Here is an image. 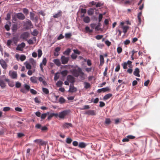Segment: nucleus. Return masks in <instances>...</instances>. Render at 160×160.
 I'll return each instance as SVG.
<instances>
[{"instance_id":"nucleus-1","label":"nucleus","mask_w":160,"mask_h":160,"mask_svg":"<svg viewBox=\"0 0 160 160\" xmlns=\"http://www.w3.org/2000/svg\"><path fill=\"white\" fill-rule=\"evenodd\" d=\"M82 69L80 67H78L77 68H74L71 70L70 72L75 77H78L80 75Z\"/></svg>"},{"instance_id":"nucleus-2","label":"nucleus","mask_w":160,"mask_h":160,"mask_svg":"<svg viewBox=\"0 0 160 160\" xmlns=\"http://www.w3.org/2000/svg\"><path fill=\"white\" fill-rule=\"evenodd\" d=\"M70 112V110H65L62 112H61L59 113V117L62 119H64L65 117Z\"/></svg>"},{"instance_id":"nucleus-3","label":"nucleus","mask_w":160,"mask_h":160,"mask_svg":"<svg viewBox=\"0 0 160 160\" xmlns=\"http://www.w3.org/2000/svg\"><path fill=\"white\" fill-rule=\"evenodd\" d=\"M47 62V60L46 58H43L42 62L40 64V67L41 70L43 72L44 71L43 66H45Z\"/></svg>"},{"instance_id":"nucleus-4","label":"nucleus","mask_w":160,"mask_h":160,"mask_svg":"<svg viewBox=\"0 0 160 160\" xmlns=\"http://www.w3.org/2000/svg\"><path fill=\"white\" fill-rule=\"evenodd\" d=\"M135 137L132 135H129L126 136V138L122 140V142H128L129 141L130 139H135Z\"/></svg>"},{"instance_id":"nucleus-5","label":"nucleus","mask_w":160,"mask_h":160,"mask_svg":"<svg viewBox=\"0 0 160 160\" xmlns=\"http://www.w3.org/2000/svg\"><path fill=\"white\" fill-rule=\"evenodd\" d=\"M61 60L62 64H65L68 63L69 60V58L68 57H66L65 56H62L61 57Z\"/></svg>"},{"instance_id":"nucleus-6","label":"nucleus","mask_w":160,"mask_h":160,"mask_svg":"<svg viewBox=\"0 0 160 160\" xmlns=\"http://www.w3.org/2000/svg\"><path fill=\"white\" fill-rule=\"evenodd\" d=\"M9 76L13 79H16L17 77L16 72L10 71L9 73Z\"/></svg>"},{"instance_id":"nucleus-7","label":"nucleus","mask_w":160,"mask_h":160,"mask_svg":"<svg viewBox=\"0 0 160 160\" xmlns=\"http://www.w3.org/2000/svg\"><path fill=\"white\" fill-rule=\"evenodd\" d=\"M67 80L72 84H73V83L75 81V78L71 75H68L67 76Z\"/></svg>"},{"instance_id":"nucleus-8","label":"nucleus","mask_w":160,"mask_h":160,"mask_svg":"<svg viewBox=\"0 0 160 160\" xmlns=\"http://www.w3.org/2000/svg\"><path fill=\"white\" fill-rule=\"evenodd\" d=\"M15 16L19 20H23L25 18L24 15L21 13H16Z\"/></svg>"},{"instance_id":"nucleus-9","label":"nucleus","mask_w":160,"mask_h":160,"mask_svg":"<svg viewBox=\"0 0 160 160\" xmlns=\"http://www.w3.org/2000/svg\"><path fill=\"white\" fill-rule=\"evenodd\" d=\"M0 64L3 69H6L7 67V64L3 59H1L0 60Z\"/></svg>"},{"instance_id":"nucleus-10","label":"nucleus","mask_w":160,"mask_h":160,"mask_svg":"<svg viewBox=\"0 0 160 160\" xmlns=\"http://www.w3.org/2000/svg\"><path fill=\"white\" fill-rule=\"evenodd\" d=\"M25 46V44L24 42H22L21 44H19L16 48V50L22 51L23 48Z\"/></svg>"},{"instance_id":"nucleus-11","label":"nucleus","mask_w":160,"mask_h":160,"mask_svg":"<svg viewBox=\"0 0 160 160\" xmlns=\"http://www.w3.org/2000/svg\"><path fill=\"white\" fill-rule=\"evenodd\" d=\"M77 91V88H75L73 85V84H70L69 86V89L68 92H76Z\"/></svg>"},{"instance_id":"nucleus-12","label":"nucleus","mask_w":160,"mask_h":160,"mask_svg":"<svg viewBox=\"0 0 160 160\" xmlns=\"http://www.w3.org/2000/svg\"><path fill=\"white\" fill-rule=\"evenodd\" d=\"M119 28H121L123 30V32L124 34H126V33L127 32L128 29L129 28V27L128 26H118Z\"/></svg>"},{"instance_id":"nucleus-13","label":"nucleus","mask_w":160,"mask_h":160,"mask_svg":"<svg viewBox=\"0 0 160 160\" xmlns=\"http://www.w3.org/2000/svg\"><path fill=\"white\" fill-rule=\"evenodd\" d=\"M38 78L35 76L32 77L30 78V81L33 83H38Z\"/></svg>"},{"instance_id":"nucleus-14","label":"nucleus","mask_w":160,"mask_h":160,"mask_svg":"<svg viewBox=\"0 0 160 160\" xmlns=\"http://www.w3.org/2000/svg\"><path fill=\"white\" fill-rule=\"evenodd\" d=\"M110 90L109 88L108 87L104 88L101 89H98L97 90V92L98 93H100L102 92H105L106 91H109Z\"/></svg>"},{"instance_id":"nucleus-15","label":"nucleus","mask_w":160,"mask_h":160,"mask_svg":"<svg viewBox=\"0 0 160 160\" xmlns=\"http://www.w3.org/2000/svg\"><path fill=\"white\" fill-rule=\"evenodd\" d=\"M85 114L88 115H96L95 112L93 110H88L86 112Z\"/></svg>"},{"instance_id":"nucleus-16","label":"nucleus","mask_w":160,"mask_h":160,"mask_svg":"<svg viewBox=\"0 0 160 160\" xmlns=\"http://www.w3.org/2000/svg\"><path fill=\"white\" fill-rule=\"evenodd\" d=\"M62 127L63 128H69V127H72V125L71 123L66 122L63 123L62 125Z\"/></svg>"},{"instance_id":"nucleus-17","label":"nucleus","mask_w":160,"mask_h":160,"mask_svg":"<svg viewBox=\"0 0 160 160\" xmlns=\"http://www.w3.org/2000/svg\"><path fill=\"white\" fill-rule=\"evenodd\" d=\"M34 142L40 145H43L45 143L44 142L43 140L40 139L35 140Z\"/></svg>"},{"instance_id":"nucleus-18","label":"nucleus","mask_w":160,"mask_h":160,"mask_svg":"<svg viewBox=\"0 0 160 160\" xmlns=\"http://www.w3.org/2000/svg\"><path fill=\"white\" fill-rule=\"evenodd\" d=\"M140 71L139 68H136L134 71L133 72V74L137 77H140V75L139 74Z\"/></svg>"},{"instance_id":"nucleus-19","label":"nucleus","mask_w":160,"mask_h":160,"mask_svg":"<svg viewBox=\"0 0 160 160\" xmlns=\"http://www.w3.org/2000/svg\"><path fill=\"white\" fill-rule=\"evenodd\" d=\"M38 79L40 82H42L44 86H47V83L43 79V78L42 77H39L38 78Z\"/></svg>"},{"instance_id":"nucleus-20","label":"nucleus","mask_w":160,"mask_h":160,"mask_svg":"<svg viewBox=\"0 0 160 160\" xmlns=\"http://www.w3.org/2000/svg\"><path fill=\"white\" fill-rule=\"evenodd\" d=\"M18 29V25L17 23H15L12 25V30L13 32L16 31Z\"/></svg>"},{"instance_id":"nucleus-21","label":"nucleus","mask_w":160,"mask_h":160,"mask_svg":"<svg viewBox=\"0 0 160 160\" xmlns=\"http://www.w3.org/2000/svg\"><path fill=\"white\" fill-rule=\"evenodd\" d=\"M53 61L57 66L59 67L61 65V62L59 59H54Z\"/></svg>"},{"instance_id":"nucleus-22","label":"nucleus","mask_w":160,"mask_h":160,"mask_svg":"<svg viewBox=\"0 0 160 160\" xmlns=\"http://www.w3.org/2000/svg\"><path fill=\"white\" fill-rule=\"evenodd\" d=\"M100 65L102 66L104 62V60L103 56L102 55H100Z\"/></svg>"},{"instance_id":"nucleus-23","label":"nucleus","mask_w":160,"mask_h":160,"mask_svg":"<svg viewBox=\"0 0 160 160\" xmlns=\"http://www.w3.org/2000/svg\"><path fill=\"white\" fill-rule=\"evenodd\" d=\"M0 86L2 88H4L6 86L3 80L1 79H0Z\"/></svg>"},{"instance_id":"nucleus-24","label":"nucleus","mask_w":160,"mask_h":160,"mask_svg":"<svg viewBox=\"0 0 160 160\" xmlns=\"http://www.w3.org/2000/svg\"><path fill=\"white\" fill-rule=\"evenodd\" d=\"M112 96V94L111 93H108L106 95L103 97V100H106L110 98Z\"/></svg>"},{"instance_id":"nucleus-25","label":"nucleus","mask_w":160,"mask_h":160,"mask_svg":"<svg viewBox=\"0 0 160 160\" xmlns=\"http://www.w3.org/2000/svg\"><path fill=\"white\" fill-rule=\"evenodd\" d=\"M21 36L23 38H26L28 37L29 33L27 32H24L22 34Z\"/></svg>"},{"instance_id":"nucleus-26","label":"nucleus","mask_w":160,"mask_h":160,"mask_svg":"<svg viewBox=\"0 0 160 160\" xmlns=\"http://www.w3.org/2000/svg\"><path fill=\"white\" fill-rule=\"evenodd\" d=\"M86 146V143L84 142H81L78 145V147L81 148H84Z\"/></svg>"},{"instance_id":"nucleus-27","label":"nucleus","mask_w":160,"mask_h":160,"mask_svg":"<svg viewBox=\"0 0 160 160\" xmlns=\"http://www.w3.org/2000/svg\"><path fill=\"white\" fill-rule=\"evenodd\" d=\"M83 21L86 23H89L90 21V18L88 16L85 17L83 19Z\"/></svg>"},{"instance_id":"nucleus-28","label":"nucleus","mask_w":160,"mask_h":160,"mask_svg":"<svg viewBox=\"0 0 160 160\" xmlns=\"http://www.w3.org/2000/svg\"><path fill=\"white\" fill-rule=\"evenodd\" d=\"M62 12L60 11L57 13L55 14L53 17L55 18H58L62 15Z\"/></svg>"},{"instance_id":"nucleus-29","label":"nucleus","mask_w":160,"mask_h":160,"mask_svg":"<svg viewBox=\"0 0 160 160\" xmlns=\"http://www.w3.org/2000/svg\"><path fill=\"white\" fill-rule=\"evenodd\" d=\"M84 88L86 89L90 88L91 87V85L89 83L87 82H84Z\"/></svg>"},{"instance_id":"nucleus-30","label":"nucleus","mask_w":160,"mask_h":160,"mask_svg":"<svg viewBox=\"0 0 160 160\" xmlns=\"http://www.w3.org/2000/svg\"><path fill=\"white\" fill-rule=\"evenodd\" d=\"M29 62L33 66H35L36 62L32 58H31L29 59Z\"/></svg>"},{"instance_id":"nucleus-31","label":"nucleus","mask_w":160,"mask_h":160,"mask_svg":"<svg viewBox=\"0 0 160 160\" xmlns=\"http://www.w3.org/2000/svg\"><path fill=\"white\" fill-rule=\"evenodd\" d=\"M71 52V49L70 48L68 49L67 50L64 51L63 52V54L68 56Z\"/></svg>"},{"instance_id":"nucleus-32","label":"nucleus","mask_w":160,"mask_h":160,"mask_svg":"<svg viewBox=\"0 0 160 160\" xmlns=\"http://www.w3.org/2000/svg\"><path fill=\"white\" fill-rule=\"evenodd\" d=\"M79 76H80V78L82 80H84L85 79V75L84 72H83L82 71H81V72L80 73Z\"/></svg>"},{"instance_id":"nucleus-33","label":"nucleus","mask_w":160,"mask_h":160,"mask_svg":"<svg viewBox=\"0 0 160 160\" xmlns=\"http://www.w3.org/2000/svg\"><path fill=\"white\" fill-rule=\"evenodd\" d=\"M35 14L32 12H30V19L32 21H33L34 20V16H35Z\"/></svg>"},{"instance_id":"nucleus-34","label":"nucleus","mask_w":160,"mask_h":160,"mask_svg":"<svg viewBox=\"0 0 160 160\" xmlns=\"http://www.w3.org/2000/svg\"><path fill=\"white\" fill-rule=\"evenodd\" d=\"M49 112H47L46 113L42 114L41 116V118L42 119H44L48 115H49Z\"/></svg>"},{"instance_id":"nucleus-35","label":"nucleus","mask_w":160,"mask_h":160,"mask_svg":"<svg viewBox=\"0 0 160 160\" xmlns=\"http://www.w3.org/2000/svg\"><path fill=\"white\" fill-rule=\"evenodd\" d=\"M105 123L107 125H109L111 123V121L109 118H106L105 119Z\"/></svg>"},{"instance_id":"nucleus-36","label":"nucleus","mask_w":160,"mask_h":160,"mask_svg":"<svg viewBox=\"0 0 160 160\" xmlns=\"http://www.w3.org/2000/svg\"><path fill=\"white\" fill-rule=\"evenodd\" d=\"M42 91L44 93L46 94H48L49 93V90L47 88H42Z\"/></svg>"},{"instance_id":"nucleus-37","label":"nucleus","mask_w":160,"mask_h":160,"mask_svg":"<svg viewBox=\"0 0 160 160\" xmlns=\"http://www.w3.org/2000/svg\"><path fill=\"white\" fill-rule=\"evenodd\" d=\"M25 64L27 69L30 70L31 68V66L29 63L25 62Z\"/></svg>"},{"instance_id":"nucleus-38","label":"nucleus","mask_w":160,"mask_h":160,"mask_svg":"<svg viewBox=\"0 0 160 160\" xmlns=\"http://www.w3.org/2000/svg\"><path fill=\"white\" fill-rule=\"evenodd\" d=\"M68 71L67 70H65L61 72V74L64 76H66L68 74Z\"/></svg>"},{"instance_id":"nucleus-39","label":"nucleus","mask_w":160,"mask_h":160,"mask_svg":"<svg viewBox=\"0 0 160 160\" xmlns=\"http://www.w3.org/2000/svg\"><path fill=\"white\" fill-rule=\"evenodd\" d=\"M59 102L61 104L64 103L65 102V100L63 98L60 97L59 98Z\"/></svg>"},{"instance_id":"nucleus-40","label":"nucleus","mask_w":160,"mask_h":160,"mask_svg":"<svg viewBox=\"0 0 160 160\" xmlns=\"http://www.w3.org/2000/svg\"><path fill=\"white\" fill-rule=\"evenodd\" d=\"M38 58H40L41 57L42 55V52L41 49H38Z\"/></svg>"},{"instance_id":"nucleus-41","label":"nucleus","mask_w":160,"mask_h":160,"mask_svg":"<svg viewBox=\"0 0 160 160\" xmlns=\"http://www.w3.org/2000/svg\"><path fill=\"white\" fill-rule=\"evenodd\" d=\"M63 82L61 81H58L56 83V85L58 87H61L62 86Z\"/></svg>"},{"instance_id":"nucleus-42","label":"nucleus","mask_w":160,"mask_h":160,"mask_svg":"<svg viewBox=\"0 0 160 160\" xmlns=\"http://www.w3.org/2000/svg\"><path fill=\"white\" fill-rule=\"evenodd\" d=\"M38 34V31L36 30L35 29L33 32L32 33V34L34 36H36Z\"/></svg>"},{"instance_id":"nucleus-43","label":"nucleus","mask_w":160,"mask_h":160,"mask_svg":"<svg viewBox=\"0 0 160 160\" xmlns=\"http://www.w3.org/2000/svg\"><path fill=\"white\" fill-rule=\"evenodd\" d=\"M72 141V139L69 138H67L66 140V142L68 144H70Z\"/></svg>"},{"instance_id":"nucleus-44","label":"nucleus","mask_w":160,"mask_h":160,"mask_svg":"<svg viewBox=\"0 0 160 160\" xmlns=\"http://www.w3.org/2000/svg\"><path fill=\"white\" fill-rule=\"evenodd\" d=\"M23 12L24 14L27 15L28 14L29 11L26 8H24L23 9Z\"/></svg>"},{"instance_id":"nucleus-45","label":"nucleus","mask_w":160,"mask_h":160,"mask_svg":"<svg viewBox=\"0 0 160 160\" xmlns=\"http://www.w3.org/2000/svg\"><path fill=\"white\" fill-rule=\"evenodd\" d=\"M132 62L129 60H128L126 63L127 65H128V67L129 68H132Z\"/></svg>"},{"instance_id":"nucleus-46","label":"nucleus","mask_w":160,"mask_h":160,"mask_svg":"<svg viewBox=\"0 0 160 160\" xmlns=\"http://www.w3.org/2000/svg\"><path fill=\"white\" fill-rule=\"evenodd\" d=\"M127 65L126 62H124L122 64V66L124 69H126L127 68Z\"/></svg>"},{"instance_id":"nucleus-47","label":"nucleus","mask_w":160,"mask_h":160,"mask_svg":"<svg viewBox=\"0 0 160 160\" xmlns=\"http://www.w3.org/2000/svg\"><path fill=\"white\" fill-rule=\"evenodd\" d=\"M103 37L102 35H97L95 37V38L97 40H100Z\"/></svg>"},{"instance_id":"nucleus-48","label":"nucleus","mask_w":160,"mask_h":160,"mask_svg":"<svg viewBox=\"0 0 160 160\" xmlns=\"http://www.w3.org/2000/svg\"><path fill=\"white\" fill-rule=\"evenodd\" d=\"M88 14L89 15H92L93 13V10L90 9L88 11Z\"/></svg>"},{"instance_id":"nucleus-49","label":"nucleus","mask_w":160,"mask_h":160,"mask_svg":"<svg viewBox=\"0 0 160 160\" xmlns=\"http://www.w3.org/2000/svg\"><path fill=\"white\" fill-rule=\"evenodd\" d=\"M85 30L87 32H92V30H90L89 27L88 26H87L85 27Z\"/></svg>"},{"instance_id":"nucleus-50","label":"nucleus","mask_w":160,"mask_h":160,"mask_svg":"<svg viewBox=\"0 0 160 160\" xmlns=\"http://www.w3.org/2000/svg\"><path fill=\"white\" fill-rule=\"evenodd\" d=\"M117 51L118 53H120L122 52V48L120 47H118L117 48Z\"/></svg>"},{"instance_id":"nucleus-51","label":"nucleus","mask_w":160,"mask_h":160,"mask_svg":"<svg viewBox=\"0 0 160 160\" xmlns=\"http://www.w3.org/2000/svg\"><path fill=\"white\" fill-rule=\"evenodd\" d=\"M72 35L71 33H66L65 34V37L66 38H70Z\"/></svg>"},{"instance_id":"nucleus-52","label":"nucleus","mask_w":160,"mask_h":160,"mask_svg":"<svg viewBox=\"0 0 160 160\" xmlns=\"http://www.w3.org/2000/svg\"><path fill=\"white\" fill-rule=\"evenodd\" d=\"M59 76L58 75V74L57 73H56L54 75V80L55 81L58 80V79L59 78Z\"/></svg>"},{"instance_id":"nucleus-53","label":"nucleus","mask_w":160,"mask_h":160,"mask_svg":"<svg viewBox=\"0 0 160 160\" xmlns=\"http://www.w3.org/2000/svg\"><path fill=\"white\" fill-rule=\"evenodd\" d=\"M4 28L7 31H9L10 30V26L7 24H6L5 25Z\"/></svg>"},{"instance_id":"nucleus-54","label":"nucleus","mask_w":160,"mask_h":160,"mask_svg":"<svg viewBox=\"0 0 160 160\" xmlns=\"http://www.w3.org/2000/svg\"><path fill=\"white\" fill-rule=\"evenodd\" d=\"M73 51L75 54L80 55L81 53V52L77 49H74Z\"/></svg>"},{"instance_id":"nucleus-55","label":"nucleus","mask_w":160,"mask_h":160,"mask_svg":"<svg viewBox=\"0 0 160 160\" xmlns=\"http://www.w3.org/2000/svg\"><path fill=\"white\" fill-rule=\"evenodd\" d=\"M26 56L25 55H22L20 57V60L21 61H23L26 59Z\"/></svg>"},{"instance_id":"nucleus-56","label":"nucleus","mask_w":160,"mask_h":160,"mask_svg":"<svg viewBox=\"0 0 160 160\" xmlns=\"http://www.w3.org/2000/svg\"><path fill=\"white\" fill-rule=\"evenodd\" d=\"M120 69V65L119 64H118L117 66L115 71L116 72H118L119 71Z\"/></svg>"},{"instance_id":"nucleus-57","label":"nucleus","mask_w":160,"mask_h":160,"mask_svg":"<svg viewBox=\"0 0 160 160\" xmlns=\"http://www.w3.org/2000/svg\"><path fill=\"white\" fill-rule=\"evenodd\" d=\"M30 91L34 95H35L37 93V91L33 89H31L30 90Z\"/></svg>"},{"instance_id":"nucleus-58","label":"nucleus","mask_w":160,"mask_h":160,"mask_svg":"<svg viewBox=\"0 0 160 160\" xmlns=\"http://www.w3.org/2000/svg\"><path fill=\"white\" fill-rule=\"evenodd\" d=\"M11 15L10 13H8L7 14V17L5 18V19L7 20H9L10 19Z\"/></svg>"},{"instance_id":"nucleus-59","label":"nucleus","mask_w":160,"mask_h":160,"mask_svg":"<svg viewBox=\"0 0 160 160\" xmlns=\"http://www.w3.org/2000/svg\"><path fill=\"white\" fill-rule=\"evenodd\" d=\"M71 58L74 59H76L77 57V55H76L75 54L73 53L71 55Z\"/></svg>"},{"instance_id":"nucleus-60","label":"nucleus","mask_w":160,"mask_h":160,"mask_svg":"<svg viewBox=\"0 0 160 160\" xmlns=\"http://www.w3.org/2000/svg\"><path fill=\"white\" fill-rule=\"evenodd\" d=\"M10 108L9 107H5L3 108V111L5 112L8 111L10 110Z\"/></svg>"},{"instance_id":"nucleus-61","label":"nucleus","mask_w":160,"mask_h":160,"mask_svg":"<svg viewBox=\"0 0 160 160\" xmlns=\"http://www.w3.org/2000/svg\"><path fill=\"white\" fill-rule=\"evenodd\" d=\"M21 84L19 82H16L15 86L17 88H19L21 86Z\"/></svg>"},{"instance_id":"nucleus-62","label":"nucleus","mask_w":160,"mask_h":160,"mask_svg":"<svg viewBox=\"0 0 160 160\" xmlns=\"http://www.w3.org/2000/svg\"><path fill=\"white\" fill-rule=\"evenodd\" d=\"M108 70V68L106 67L105 68V71L103 72V75L104 76H106L107 75V72Z\"/></svg>"},{"instance_id":"nucleus-63","label":"nucleus","mask_w":160,"mask_h":160,"mask_svg":"<svg viewBox=\"0 0 160 160\" xmlns=\"http://www.w3.org/2000/svg\"><path fill=\"white\" fill-rule=\"evenodd\" d=\"M100 104H99V107H103L105 106V103L102 101H100L99 102Z\"/></svg>"},{"instance_id":"nucleus-64","label":"nucleus","mask_w":160,"mask_h":160,"mask_svg":"<svg viewBox=\"0 0 160 160\" xmlns=\"http://www.w3.org/2000/svg\"><path fill=\"white\" fill-rule=\"evenodd\" d=\"M87 64L88 66H91L92 65V62L91 60L90 59H88L87 61Z\"/></svg>"}]
</instances>
